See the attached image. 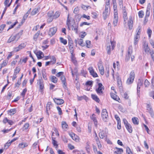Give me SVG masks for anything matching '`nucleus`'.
Instances as JSON below:
<instances>
[{"label":"nucleus","instance_id":"57","mask_svg":"<svg viewBox=\"0 0 154 154\" xmlns=\"http://www.w3.org/2000/svg\"><path fill=\"white\" fill-rule=\"evenodd\" d=\"M5 26V24H2L0 26V33L2 32Z\"/></svg>","mask_w":154,"mask_h":154},{"label":"nucleus","instance_id":"39","mask_svg":"<svg viewBox=\"0 0 154 154\" xmlns=\"http://www.w3.org/2000/svg\"><path fill=\"white\" fill-rule=\"evenodd\" d=\"M42 54V52L41 51H39L37 52L36 55L38 59H40L42 58V57H41Z\"/></svg>","mask_w":154,"mask_h":154},{"label":"nucleus","instance_id":"28","mask_svg":"<svg viewBox=\"0 0 154 154\" xmlns=\"http://www.w3.org/2000/svg\"><path fill=\"white\" fill-rule=\"evenodd\" d=\"M55 138L52 137V143L56 149H57L58 148V144H57V141L55 140Z\"/></svg>","mask_w":154,"mask_h":154},{"label":"nucleus","instance_id":"63","mask_svg":"<svg viewBox=\"0 0 154 154\" xmlns=\"http://www.w3.org/2000/svg\"><path fill=\"white\" fill-rule=\"evenodd\" d=\"M51 59L52 60L51 61V63H52V64H53L56 63V59L54 56H52V57H51Z\"/></svg>","mask_w":154,"mask_h":154},{"label":"nucleus","instance_id":"36","mask_svg":"<svg viewBox=\"0 0 154 154\" xmlns=\"http://www.w3.org/2000/svg\"><path fill=\"white\" fill-rule=\"evenodd\" d=\"M50 79L51 81L54 83L57 82L58 79L55 76H51Z\"/></svg>","mask_w":154,"mask_h":154},{"label":"nucleus","instance_id":"29","mask_svg":"<svg viewBox=\"0 0 154 154\" xmlns=\"http://www.w3.org/2000/svg\"><path fill=\"white\" fill-rule=\"evenodd\" d=\"M90 143L87 142L86 143V146L85 147V150L89 154L90 153Z\"/></svg>","mask_w":154,"mask_h":154},{"label":"nucleus","instance_id":"9","mask_svg":"<svg viewBox=\"0 0 154 154\" xmlns=\"http://www.w3.org/2000/svg\"><path fill=\"white\" fill-rule=\"evenodd\" d=\"M132 53V47L130 46L128 48V54L126 55L125 60L127 61H128L131 57V55Z\"/></svg>","mask_w":154,"mask_h":154},{"label":"nucleus","instance_id":"51","mask_svg":"<svg viewBox=\"0 0 154 154\" xmlns=\"http://www.w3.org/2000/svg\"><path fill=\"white\" fill-rule=\"evenodd\" d=\"M29 125L28 123H26L25 124L23 128V130H27L29 127Z\"/></svg>","mask_w":154,"mask_h":154},{"label":"nucleus","instance_id":"17","mask_svg":"<svg viewBox=\"0 0 154 154\" xmlns=\"http://www.w3.org/2000/svg\"><path fill=\"white\" fill-rule=\"evenodd\" d=\"M54 100L55 103L57 105H61L64 103V101L63 100L57 98L54 99Z\"/></svg>","mask_w":154,"mask_h":154},{"label":"nucleus","instance_id":"4","mask_svg":"<svg viewBox=\"0 0 154 154\" xmlns=\"http://www.w3.org/2000/svg\"><path fill=\"white\" fill-rule=\"evenodd\" d=\"M109 7L108 5L105 6V11L103 13V16L104 20H106L109 16Z\"/></svg>","mask_w":154,"mask_h":154},{"label":"nucleus","instance_id":"21","mask_svg":"<svg viewBox=\"0 0 154 154\" xmlns=\"http://www.w3.org/2000/svg\"><path fill=\"white\" fill-rule=\"evenodd\" d=\"M69 48L70 53L72 55L74 53V49L73 43L71 42H69Z\"/></svg>","mask_w":154,"mask_h":154},{"label":"nucleus","instance_id":"12","mask_svg":"<svg viewBox=\"0 0 154 154\" xmlns=\"http://www.w3.org/2000/svg\"><path fill=\"white\" fill-rule=\"evenodd\" d=\"M146 108L147 110L150 114L151 117L152 118H154V113H153L151 106L149 104H147Z\"/></svg>","mask_w":154,"mask_h":154},{"label":"nucleus","instance_id":"56","mask_svg":"<svg viewBox=\"0 0 154 154\" xmlns=\"http://www.w3.org/2000/svg\"><path fill=\"white\" fill-rule=\"evenodd\" d=\"M27 91V90L26 88H25L23 90L22 92L21 93V95L22 96L23 98L24 97L25 94L26 93Z\"/></svg>","mask_w":154,"mask_h":154},{"label":"nucleus","instance_id":"13","mask_svg":"<svg viewBox=\"0 0 154 154\" xmlns=\"http://www.w3.org/2000/svg\"><path fill=\"white\" fill-rule=\"evenodd\" d=\"M28 146V144L26 142H21L19 143L18 147L19 149H23Z\"/></svg>","mask_w":154,"mask_h":154},{"label":"nucleus","instance_id":"42","mask_svg":"<svg viewBox=\"0 0 154 154\" xmlns=\"http://www.w3.org/2000/svg\"><path fill=\"white\" fill-rule=\"evenodd\" d=\"M62 126L63 129L64 130H65L67 128L68 125L66 124L65 122H63L62 123Z\"/></svg>","mask_w":154,"mask_h":154},{"label":"nucleus","instance_id":"33","mask_svg":"<svg viewBox=\"0 0 154 154\" xmlns=\"http://www.w3.org/2000/svg\"><path fill=\"white\" fill-rule=\"evenodd\" d=\"M140 29H139L138 31L135 36V43L137 42H138L140 38Z\"/></svg>","mask_w":154,"mask_h":154},{"label":"nucleus","instance_id":"6","mask_svg":"<svg viewBox=\"0 0 154 154\" xmlns=\"http://www.w3.org/2000/svg\"><path fill=\"white\" fill-rule=\"evenodd\" d=\"M143 50L145 53L147 54H149L150 52V50L149 48L148 47V43L145 41H143Z\"/></svg>","mask_w":154,"mask_h":154},{"label":"nucleus","instance_id":"26","mask_svg":"<svg viewBox=\"0 0 154 154\" xmlns=\"http://www.w3.org/2000/svg\"><path fill=\"white\" fill-rule=\"evenodd\" d=\"M117 84H118V86H119V88L120 90H122V82L121 79L120 78H118L117 79Z\"/></svg>","mask_w":154,"mask_h":154},{"label":"nucleus","instance_id":"15","mask_svg":"<svg viewBox=\"0 0 154 154\" xmlns=\"http://www.w3.org/2000/svg\"><path fill=\"white\" fill-rule=\"evenodd\" d=\"M90 118L93 121L94 124L95 126L97 127L98 124V122L97 121L95 115L93 114L90 116Z\"/></svg>","mask_w":154,"mask_h":154},{"label":"nucleus","instance_id":"61","mask_svg":"<svg viewBox=\"0 0 154 154\" xmlns=\"http://www.w3.org/2000/svg\"><path fill=\"white\" fill-rule=\"evenodd\" d=\"M150 85V83L147 79L145 80L144 82V85L145 87H148Z\"/></svg>","mask_w":154,"mask_h":154},{"label":"nucleus","instance_id":"20","mask_svg":"<svg viewBox=\"0 0 154 154\" xmlns=\"http://www.w3.org/2000/svg\"><path fill=\"white\" fill-rule=\"evenodd\" d=\"M69 14H68L66 21V25L67 26L69 30H70L71 29V26L73 24V21H72L71 23V21L69 19Z\"/></svg>","mask_w":154,"mask_h":154},{"label":"nucleus","instance_id":"40","mask_svg":"<svg viewBox=\"0 0 154 154\" xmlns=\"http://www.w3.org/2000/svg\"><path fill=\"white\" fill-rule=\"evenodd\" d=\"M152 31L150 28H148L147 30V33L148 35L149 38L150 39L151 37V35L152 33Z\"/></svg>","mask_w":154,"mask_h":154},{"label":"nucleus","instance_id":"59","mask_svg":"<svg viewBox=\"0 0 154 154\" xmlns=\"http://www.w3.org/2000/svg\"><path fill=\"white\" fill-rule=\"evenodd\" d=\"M150 15V10H149V9L148 8V9L146 10V13L145 17H149Z\"/></svg>","mask_w":154,"mask_h":154},{"label":"nucleus","instance_id":"52","mask_svg":"<svg viewBox=\"0 0 154 154\" xmlns=\"http://www.w3.org/2000/svg\"><path fill=\"white\" fill-rule=\"evenodd\" d=\"M83 40L82 39H80L79 40L78 42V44L80 45L83 46H84V45L83 43Z\"/></svg>","mask_w":154,"mask_h":154},{"label":"nucleus","instance_id":"5","mask_svg":"<svg viewBox=\"0 0 154 154\" xmlns=\"http://www.w3.org/2000/svg\"><path fill=\"white\" fill-rule=\"evenodd\" d=\"M134 76L135 73L134 71H133L131 72L129 77L127 80L126 83L127 84H130L133 82L134 78Z\"/></svg>","mask_w":154,"mask_h":154},{"label":"nucleus","instance_id":"7","mask_svg":"<svg viewBox=\"0 0 154 154\" xmlns=\"http://www.w3.org/2000/svg\"><path fill=\"white\" fill-rule=\"evenodd\" d=\"M98 88L96 90V91L98 94L101 95L103 94V90L104 89V87L101 83H98Z\"/></svg>","mask_w":154,"mask_h":154},{"label":"nucleus","instance_id":"41","mask_svg":"<svg viewBox=\"0 0 154 154\" xmlns=\"http://www.w3.org/2000/svg\"><path fill=\"white\" fill-rule=\"evenodd\" d=\"M23 31V30H20L17 34H16L15 35L18 40L22 35Z\"/></svg>","mask_w":154,"mask_h":154},{"label":"nucleus","instance_id":"18","mask_svg":"<svg viewBox=\"0 0 154 154\" xmlns=\"http://www.w3.org/2000/svg\"><path fill=\"white\" fill-rule=\"evenodd\" d=\"M18 40L15 35L11 36L8 39V42L10 43L12 42H16Z\"/></svg>","mask_w":154,"mask_h":154},{"label":"nucleus","instance_id":"58","mask_svg":"<svg viewBox=\"0 0 154 154\" xmlns=\"http://www.w3.org/2000/svg\"><path fill=\"white\" fill-rule=\"evenodd\" d=\"M21 81L20 79H18L17 80V82L15 84V87H18L21 84Z\"/></svg>","mask_w":154,"mask_h":154},{"label":"nucleus","instance_id":"60","mask_svg":"<svg viewBox=\"0 0 154 154\" xmlns=\"http://www.w3.org/2000/svg\"><path fill=\"white\" fill-rule=\"evenodd\" d=\"M8 63V61L6 60L3 61V63L1 64L2 67H4L6 66Z\"/></svg>","mask_w":154,"mask_h":154},{"label":"nucleus","instance_id":"22","mask_svg":"<svg viewBox=\"0 0 154 154\" xmlns=\"http://www.w3.org/2000/svg\"><path fill=\"white\" fill-rule=\"evenodd\" d=\"M111 97L114 100L118 101L119 102H120V98L116 94L113 93H111Z\"/></svg>","mask_w":154,"mask_h":154},{"label":"nucleus","instance_id":"55","mask_svg":"<svg viewBox=\"0 0 154 154\" xmlns=\"http://www.w3.org/2000/svg\"><path fill=\"white\" fill-rule=\"evenodd\" d=\"M54 12L53 11H51L49 12L48 13V17H53V16L54 15Z\"/></svg>","mask_w":154,"mask_h":154},{"label":"nucleus","instance_id":"8","mask_svg":"<svg viewBox=\"0 0 154 154\" xmlns=\"http://www.w3.org/2000/svg\"><path fill=\"white\" fill-rule=\"evenodd\" d=\"M102 117L104 121L107 122L108 120V113L106 109H103L102 112Z\"/></svg>","mask_w":154,"mask_h":154},{"label":"nucleus","instance_id":"10","mask_svg":"<svg viewBox=\"0 0 154 154\" xmlns=\"http://www.w3.org/2000/svg\"><path fill=\"white\" fill-rule=\"evenodd\" d=\"M57 30V28L54 27L51 28L48 32V34L50 36H52L56 33Z\"/></svg>","mask_w":154,"mask_h":154},{"label":"nucleus","instance_id":"2","mask_svg":"<svg viewBox=\"0 0 154 154\" xmlns=\"http://www.w3.org/2000/svg\"><path fill=\"white\" fill-rule=\"evenodd\" d=\"M113 8L114 10V17L113 19V23L114 26H116L118 23V13L117 9V5H115L114 4L113 5Z\"/></svg>","mask_w":154,"mask_h":154},{"label":"nucleus","instance_id":"43","mask_svg":"<svg viewBox=\"0 0 154 154\" xmlns=\"http://www.w3.org/2000/svg\"><path fill=\"white\" fill-rule=\"evenodd\" d=\"M126 129L129 133H131L132 131V128L131 125L129 124L128 125L125 127Z\"/></svg>","mask_w":154,"mask_h":154},{"label":"nucleus","instance_id":"53","mask_svg":"<svg viewBox=\"0 0 154 154\" xmlns=\"http://www.w3.org/2000/svg\"><path fill=\"white\" fill-rule=\"evenodd\" d=\"M99 136L100 138L103 139L105 136V134L104 131H102L99 133Z\"/></svg>","mask_w":154,"mask_h":154},{"label":"nucleus","instance_id":"24","mask_svg":"<svg viewBox=\"0 0 154 154\" xmlns=\"http://www.w3.org/2000/svg\"><path fill=\"white\" fill-rule=\"evenodd\" d=\"M17 110L15 108L11 109L8 111V114L11 116L15 114Z\"/></svg>","mask_w":154,"mask_h":154},{"label":"nucleus","instance_id":"34","mask_svg":"<svg viewBox=\"0 0 154 154\" xmlns=\"http://www.w3.org/2000/svg\"><path fill=\"white\" fill-rule=\"evenodd\" d=\"M117 150L114 152L115 154H122L123 152V150L121 148H116Z\"/></svg>","mask_w":154,"mask_h":154},{"label":"nucleus","instance_id":"54","mask_svg":"<svg viewBox=\"0 0 154 154\" xmlns=\"http://www.w3.org/2000/svg\"><path fill=\"white\" fill-rule=\"evenodd\" d=\"M93 82L92 81H87L85 83L86 85V86L88 85V86H91V87L93 85Z\"/></svg>","mask_w":154,"mask_h":154},{"label":"nucleus","instance_id":"32","mask_svg":"<svg viewBox=\"0 0 154 154\" xmlns=\"http://www.w3.org/2000/svg\"><path fill=\"white\" fill-rule=\"evenodd\" d=\"M42 77L45 80H47L48 79V78L47 76V74L45 72V69H43L42 70Z\"/></svg>","mask_w":154,"mask_h":154},{"label":"nucleus","instance_id":"16","mask_svg":"<svg viewBox=\"0 0 154 154\" xmlns=\"http://www.w3.org/2000/svg\"><path fill=\"white\" fill-rule=\"evenodd\" d=\"M38 84L39 86V88L40 90H42L44 88V85L43 84V81L42 78L41 79H39L38 80Z\"/></svg>","mask_w":154,"mask_h":154},{"label":"nucleus","instance_id":"1","mask_svg":"<svg viewBox=\"0 0 154 154\" xmlns=\"http://www.w3.org/2000/svg\"><path fill=\"white\" fill-rule=\"evenodd\" d=\"M122 16L124 20V24L125 27H126L128 25L129 29H132L133 26V22L132 18L131 17H130L129 19H128L127 10L126 9L125 7L124 8H122Z\"/></svg>","mask_w":154,"mask_h":154},{"label":"nucleus","instance_id":"25","mask_svg":"<svg viewBox=\"0 0 154 154\" xmlns=\"http://www.w3.org/2000/svg\"><path fill=\"white\" fill-rule=\"evenodd\" d=\"M40 10V8H35L33 9L31 13L32 15H34L38 12Z\"/></svg>","mask_w":154,"mask_h":154},{"label":"nucleus","instance_id":"46","mask_svg":"<svg viewBox=\"0 0 154 154\" xmlns=\"http://www.w3.org/2000/svg\"><path fill=\"white\" fill-rule=\"evenodd\" d=\"M60 42L63 43L64 45H66L67 44V40L66 39H64L63 38L60 37Z\"/></svg>","mask_w":154,"mask_h":154},{"label":"nucleus","instance_id":"19","mask_svg":"<svg viewBox=\"0 0 154 154\" xmlns=\"http://www.w3.org/2000/svg\"><path fill=\"white\" fill-rule=\"evenodd\" d=\"M60 79L63 84V87L65 89L67 88L66 79L64 76H62L60 77Z\"/></svg>","mask_w":154,"mask_h":154},{"label":"nucleus","instance_id":"31","mask_svg":"<svg viewBox=\"0 0 154 154\" xmlns=\"http://www.w3.org/2000/svg\"><path fill=\"white\" fill-rule=\"evenodd\" d=\"M143 84V81L141 79H139L137 84V88H140L142 86Z\"/></svg>","mask_w":154,"mask_h":154},{"label":"nucleus","instance_id":"35","mask_svg":"<svg viewBox=\"0 0 154 154\" xmlns=\"http://www.w3.org/2000/svg\"><path fill=\"white\" fill-rule=\"evenodd\" d=\"M91 96L92 98L96 102L98 103L99 102L100 100L96 95L92 94L91 95Z\"/></svg>","mask_w":154,"mask_h":154},{"label":"nucleus","instance_id":"50","mask_svg":"<svg viewBox=\"0 0 154 154\" xmlns=\"http://www.w3.org/2000/svg\"><path fill=\"white\" fill-rule=\"evenodd\" d=\"M71 60L72 62L74 63V64L76 65L77 64V61L76 60H75V58L74 57L73 55H72V56L71 57Z\"/></svg>","mask_w":154,"mask_h":154},{"label":"nucleus","instance_id":"27","mask_svg":"<svg viewBox=\"0 0 154 154\" xmlns=\"http://www.w3.org/2000/svg\"><path fill=\"white\" fill-rule=\"evenodd\" d=\"M51 102H48L46 105V111L47 114L48 115H49V113L48 112V111L50 110L51 108Z\"/></svg>","mask_w":154,"mask_h":154},{"label":"nucleus","instance_id":"38","mask_svg":"<svg viewBox=\"0 0 154 154\" xmlns=\"http://www.w3.org/2000/svg\"><path fill=\"white\" fill-rule=\"evenodd\" d=\"M13 94L11 91H8V95L6 97L7 100H9L11 99V97L12 96Z\"/></svg>","mask_w":154,"mask_h":154},{"label":"nucleus","instance_id":"62","mask_svg":"<svg viewBox=\"0 0 154 154\" xmlns=\"http://www.w3.org/2000/svg\"><path fill=\"white\" fill-rule=\"evenodd\" d=\"M90 23H88L87 22H83L82 23H81L80 24V26H82L83 25H90Z\"/></svg>","mask_w":154,"mask_h":154},{"label":"nucleus","instance_id":"11","mask_svg":"<svg viewBox=\"0 0 154 154\" xmlns=\"http://www.w3.org/2000/svg\"><path fill=\"white\" fill-rule=\"evenodd\" d=\"M88 69L91 75L93 77H96L98 76L97 73L94 72V69L91 66L89 67Z\"/></svg>","mask_w":154,"mask_h":154},{"label":"nucleus","instance_id":"23","mask_svg":"<svg viewBox=\"0 0 154 154\" xmlns=\"http://www.w3.org/2000/svg\"><path fill=\"white\" fill-rule=\"evenodd\" d=\"M31 10V9L29 10L26 13V14L24 15L23 19L21 21V23L22 24L23 23L25 20H26V19H27L29 14L30 12V10Z\"/></svg>","mask_w":154,"mask_h":154},{"label":"nucleus","instance_id":"44","mask_svg":"<svg viewBox=\"0 0 154 154\" xmlns=\"http://www.w3.org/2000/svg\"><path fill=\"white\" fill-rule=\"evenodd\" d=\"M40 31H38L33 36V39L35 41H36L37 40L38 38L40 35Z\"/></svg>","mask_w":154,"mask_h":154},{"label":"nucleus","instance_id":"45","mask_svg":"<svg viewBox=\"0 0 154 154\" xmlns=\"http://www.w3.org/2000/svg\"><path fill=\"white\" fill-rule=\"evenodd\" d=\"M12 142L9 140H8L5 144L4 146V149H7L8 147L11 145Z\"/></svg>","mask_w":154,"mask_h":154},{"label":"nucleus","instance_id":"3","mask_svg":"<svg viewBox=\"0 0 154 154\" xmlns=\"http://www.w3.org/2000/svg\"><path fill=\"white\" fill-rule=\"evenodd\" d=\"M110 42L111 45L109 43L107 44L106 48L108 54H110L111 51L113 50L116 45V42L114 41H110Z\"/></svg>","mask_w":154,"mask_h":154},{"label":"nucleus","instance_id":"47","mask_svg":"<svg viewBox=\"0 0 154 154\" xmlns=\"http://www.w3.org/2000/svg\"><path fill=\"white\" fill-rule=\"evenodd\" d=\"M126 152L127 154H134L131 149L128 147L126 148Z\"/></svg>","mask_w":154,"mask_h":154},{"label":"nucleus","instance_id":"48","mask_svg":"<svg viewBox=\"0 0 154 154\" xmlns=\"http://www.w3.org/2000/svg\"><path fill=\"white\" fill-rule=\"evenodd\" d=\"M138 14L139 17L140 18H142L143 17L144 15V12L142 11H140L139 12Z\"/></svg>","mask_w":154,"mask_h":154},{"label":"nucleus","instance_id":"30","mask_svg":"<svg viewBox=\"0 0 154 154\" xmlns=\"http://www.w3.org/2000/svg\"><path fill=\"white\" fill-rule=\"evenodd\" d=\"M77 98L78 100H81L83 99H85L86 101L88 100V98L85 95H84L82 96L79 97L78 95L77 96Z\"/></svg>","mask_w":154,"mask_h":154},{"label":"nucleus","instance_id":"64","mask_svg":"<svg viewBox=\"0 0 154 154\" xmlns=\"http://www.w3.org/2000/svg\"><path fill=\"white\" fill-rule=\"evenodd\" d=\"M98 69H102V68H103L102 62L101 61H100L98 63Z\"/></svg>","mask_w":154,"mask_h":154},{"label":"nucleus","instance_id":"49","mask_svg":"<svg viewBox=\"0 0 154 154\" xmlns=\"http://www.w3.org/2000/svg\"><path fill=\"white\" fill-rule=\"evenodd\" d=\"M26 44L25 43H21L20 45L18 46L19 47V48L20 50L22 49L23 48H24L26 46Z\"/></svg>","mask_w":154,"mask_h":154},{"label":"nucleus","instance_id":"37","mask_svg":"<svg viewBox=\"0 0 154 154\" xmlns=\"http://www.w3.org/2000/svg\"><path fill=\"white\" fill-rule=\"evenodd\" d=\"M60 11H57L53 16L54 19H56L58 18L60 16Z\"/></svg>","mask_w":154,"mask_h":154},{"label":"nucleus","instance_id":"14","mask_svg":"<svg viewBox=\"0 0 154 154\" xmlns=\"http://www.w3.org/2000/svg\"><path fill=\"white\" fill-rule=\"evenodd\" d=\"M78 24L76 25L74 21H73V24L71 26V28L72 30H74L76 33H78Z\"/></svg>","mask_w":154,"mask_h":154}]
</instances>
